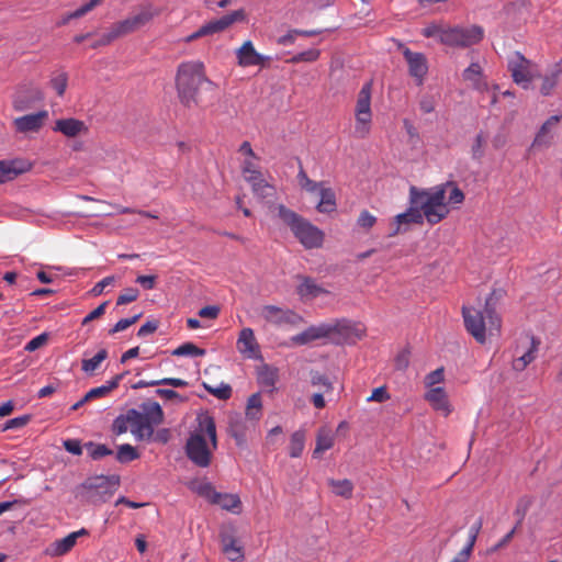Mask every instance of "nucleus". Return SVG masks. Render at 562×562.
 Masks as SVG:
<instances>
[{
	"label": "nucleus",
	"mask_w": 562,
	"mask_h": 562,
	"mask_svg": "<svg viewBox=\"0 0 562 562\" xmlns=\"http://www.w3.org/2000/svg\"><path fill=\"white\" fill-rule=\"evenodd\" d=\"M176 87L183 105L192 108L201 102L202 92H214V83L205 76L202 61H186L179 65Z\"/></svg>",
	"instance_id": "f257e3e1"
},
{
	"label": "nucleus",
	"mask_w": 562,
	"mask_h": 562,
	"mask_svg": "<svg viewBox=\"0 0 562 562\" xmlns=\"http://www.w3.org/2000/svg\"><path fill=\"white\" fill-rule=\"evenodd\" d=\"M196 422L198 426L187 441L186 452L195 465L206 468L217 448L216 426L214 418L207 413L199 414Z\"/></svg>",
	"instance_id": "f03ea898"
},
{
	"label": "nucleus",
	"mask_w": 562,
	"mask_h": 562,
	"mask_svg": "<svg viewBox=\"0 0 562 562\" xmlns=\"http://www.w3.org/2000/svg\"><path fill=\"white\" fill-rule=\"evenodd\" d=\"M447 186L440 184L427 190H418L412 187L409 190V202L415 205L430 225L441 222L449 214L446 203Z\"/></svg>",
	"instance_id": "7ed1b4c3"
},
{
	"label": "nucleus",
	"mask_w": 562,
	"mask_h": 562,
	"mask_svg": "<svg viewBox=\"0 0 562 562\" xmlns=\"http://www.w3.org/2000/svg\"><path fill=\"white\" fill-rule=\"evenodd\" d=\"M462 315L468 333L480 344L486 341L487 331L490 335L499 333L501 318L495 311L490 307L488 302H486L484 311L463 306Z\"/></svg>",
	"instance_id": "20e7f679"
},
{
	"label": "nucleus",
	"mask_w": 562,
	"mask_h": 562,
	"mask_svg": "<svg viewBox=\"0 0 562 562\" xmlns=\"http://www.w3.org/2000/svg\"><path fill=\"white\" fill-rule=\"evenodd\" d=\"M278 215L305 248L313 249L322 246L324 233L311 222L284 205H279Z\"/></svg>",
	"instance_id": "39448f33"
},
{
	"label": "nucleus",
	"mask_w": 562,
	"mask_h": 562,
	"mask_svg": "<svg viewBox=\"0 0 562 562\" xmlns=\"http://www.w3.org/2000/svg\"><path fill=\"white\" fill-rule=\"evenodd\" d=\"M132 434L137 440L150 439L154 435L155 426L164 420L161 406L154 401H146L139 405V408H131Z\"/></svg>",
	"instance_id": "423d86ee"
},
{
	"label": "nucleus",
	"mask_w": 562,
	"mask_h": 562,
	"mask_svg": "<svg viewBox=\"0 0 562 562\" xmlns=\"http://www.w3.org/2000/svg\"><path fill=\"white\" fill-rule=\"evenodd\" d=\"M372 83L367 82L358 93L355 108V128L353 136L363 139L369 136L372 126L371 110Z\"/></svg>",
	"instance_id": "0eeeda50"
},
{
	"label": "nucleus",
	"mask_w": 562,
	"mask_h": 562,
	"mask_svg": "<svg viewBox=\"0 0 562 562\" xmlns=\"http://www.w3.org/2000/svg\"><path fill=\"white\" fill-rule=\"evenodd\" d=\"M508 69L515 83L529 89L535 78L540 77L538 66L527 59L519 52H515L508 59Z\"/></svg>",
	"instance_id": "6e6552de"
},
{
	"label": "nucleus",
	"mask_w": 562,
	"mask_h": 562,
	"mask_svg": "<svg viewBox=\"0 0 562 562\" xmlns=\"http://www.w3.org/2000/svg\"><path fill=\"white\" fill-rule=\"evenodd\" d=\"M327 325L330 328L328 339L336 345L356 344L366 333L361 324L348 319L327 323Z\"/></svg>",
	"instance_id": "1a4fd4ad"
},
{
	"label": "nucleus",
	"mask_w": 562,
	"mask_h": 562,
	"mask_svg": "<svg viewBox=\"0 0 562 562\" xmlns=\"http://www.w3.org/2000/svg\"><path fill=\"white\" fill-rule=\"evenodd\" d=\"M484 31L481 26L447 27L443 33L442 44L452 47H469L482 41Z\"/></svg>",
	"instance_id": "9d476101"
},
{
	"label": "nucleus",
	"mask_w": 562,
	"mask_h": 562,
	"mask_svg": "<svg viewBox=\"0 0 562 562\" xmlns=\"http://www.w3.org/2000/svg\"><path fill=\"white\" fill-rule=\"evenodd\" d=\"M259 316L267 323L278 327H297L304 323L303 316L295 311L277 305L261 306L259 310Z\"/></svg>",
	"instance_id": "9b49d317"
},
{
	"label": "nucleus",
	"mask_w": 562,
	"mask_h": 562,
	"mask_svg": "<svg viewBox=\"0 0 562 562\" xmlns=\"http://www.w3.org/2000/svg\"><path fill=\"white\" fill-rule=\"evenodd\" d=\"M539 341L531 336H524L519 339V345L515 349L513 369L524 371L531 363L538 352Z\"/></svg>",
	"instance_id": "f8f14e48"
},
{
	"label": "nucleus",
	"mask_w": 562,
	"mask_h": 562,
	"mask_svg": "<svg viewBox=\"0 0 562 562\" xmlns=\"http://www.w3.org/2000/svg\"><path fill=\"white\" fill-rule=\"evenodd\" d=\"M403 56L408 67V74L417 86H422L428 74V60L423 53L412 52L409 48H403Z\"/></svg>",
	"instance_id": "ddd939ff"
},
{
	"label": "nucleus",
	"mask_w": 562,
	"mask_h": 562,
	"mask_svg": "<svg viewBox=\"0 0 562 562\" xmlns=\"http://www.w3.org/2000/svg\"><path fill=\"white\" fill-rule=\"evenodd\" d=\"M43 92L34 86H21L13 95V108L15 111L22 112L31 109L36 102L42 101Z\"/></svg>",
	"instance_id": "4468645a"
},
{
	"label": "nucleus",
	"mask_w": 562,
	"mask_h": 562,
	"mask_svg": "<svg viewBox=\"0 0 562 562\" xmlns=\"http://www.w3.org/2000/svg\"><path fill=\"white\" fill-rule=\"evenodd\" d=\"M423 214L417 210L415 205L411 204V207L405 212L397 214L391 223L390 237H394L401 233H405L409 229L412 224H422Z\"/></svg>",
	"instance_id": "2eb2a0df"
},
{
	"label": "nucleus",
	"mask_w": 562,
	"mask_h": 562,
	"mask_svg": "<svg viewBox=\"0 0 562 562\" xmlns=\"http://www.w3.org/2000/svg\"><path fill=\"white\" fill-rule=\"evenodd\" d=\"M329 325L322 323L318 325H312L303 331L292 336L290 338L291 346H306L317 340L329 338Z\"/></svg>",
	"instance_id": "dca6fc26"
},
{
	"label": "nucleus",
	"mask_w": 562,
	"mask_h": 562,
	"mask_svg": "<svg viewBox=\"0 0 562 562\" xmlns=\"http://www.w3.org/2000/svg\"><path fill=\"white\" fill-rule=\"evenodd\" d=\"M89 532L87 529L81 528L80 530L70 532L61 539H57L52 542L46 549L45 554L52 558L61 557L68 553L77 543L80 537L87 536Z\"/></svg>",
	"instance_id": "f3484780"
},
{
	"label": "nucleus",
	"mask_w": 562,
	"mask_h": 562,
	"mask_svg": "<svg viewBox=\"0 0 562 562\" xmlns=\"http://www.w3.org/2000/svg\"><path fill=\"white\" fill-rule=\"evenodd\" d=\"M296 279L299 281L296 285V293L303 302L313 301L323 294L329 293L311 277L297 276Z\"/></svg>",
	"instance_id": "a211bd4d"
},
{
	"label": "nucleus",
	"mask_w": 562,
	"mask_h": 562,
	"mask_svg": "<svg viewBox=\"0 0 562 562\" xmlns=\"http://www.w3.org/2000/svg\"><path fill=\"white\" fill-rule=\"evenodd\" d=\"M47 119L48 112L46 110H42L37 113L14 119L13 125L19 133H33L38 132Z\"/></svg>",
	"instance_id": "6ab92c4d"
},
{
	"label": "nucleus",
	"mask_w": 562,
	"mask_h": 562,
	"mask_svg": "<svg viewBox=\"0 0 562 562\" xmlns=\"http://www.w3.org/2000/svg\"><path fill=\"white\" fill-rule=\"evenodd\" d=\"M32 165L21 158L0 160V183L11 181L18 176L27 172Z\"/></svg>",
	"instance_id": "aec40b11"
},
{
	"label": "nucleus",
	"mask_w": 562,
	"mask_h": 562,
	"mask_svg": "<svg viewBox=\"0 0 562 562\" xmlns=\"http://www.w3.org/2000/svg\"><path fill=\"white\" fill-rule=\"evenodd\" d=\"M238 65L241 67L249 66H265L266 61L270 59L268 56L259 54L251 41H246L236 52Z\"/></svg>",
	"instance_id": "412c9836"
},
{
	"label": "nucleus",
	"mask_w": 562,
	"mask_h": 562,
	"mask_svg": "<svg viewBox=\"0 0 562 562\" xmlns=\"http://www.w3.org/2000/svg\"><path fill=\"white\" fill-rule=\"evenodd\" d=\"M424 398L436 412L440 413L442 416L447 417L451 414L452 405L450 404L448 394L443 387L436 386L435 389L427 390Z\"/></svg>",
	"instance_id": "4be33fe9"
},
{
	"label": "nucleus",
	"mask_w": 562,
	"mask_h": 562,
	"mask_svg": "<svg viewBox=\"0 0 562 562\" xmlns=\"http://www.w3.org/2000/svg\"><path fill=\"white\" fill-rule=\"evenodd\" d=\"M53 131L61 133L64 136L68 138H74L80 135H86L89 128L83 121L74 117H68L57 120L55 122Z\"/></svg>",
	"instance_id": "5701e85b"
},
{
	"label": "nucleus",
	"mask_w": 562,
	"mask_h": 562,
	"mask_svg": "<svg viewBox=\"0 0 562 562\" xmlns=\"http://www.w3.org/2000/svg\"><path fill=\"white\" fill-rule=\"evenodd\" d=\"M561 120L562 115L550 116L540 127L539 132L537 133L532 142L531 147L542 148L550 146L555 134V127Z\"/></svg>",
	"instance_id": "b1692460"
},
{
	"label": "nucleus",
	"mask_w": 562,
	"mask_h": 562,
	"mask_svg": "<svg viewBox=\"0 0 562 562\" xmlns=\"http://www.w3.org/2000/svg\"><path fill=\"white\" fill-rule=\"evenodd\" d=\"M236 346L245 358L255 359L259 355V345L251 328L240 330Z\"/></svg>",
	"instance_id": "393cba45"
},
{
	"label": "nucleus",
	"mask_w": 562,
	"mask_h": 562,
	"mask_svg": "<svg viewBox=\"0 0 562 562\" xmlns=\"http://www.w3.org/2000/svg\"><path fill=\"white\" fill-rule=\"evenodd\" d=\"M462 77L465 81H469L472 88L479 92L488 91V83L483 76V69L477 63H472L464 69Z\"/></svg>",
	"instance_id": "a878e982"
},
{
	"label": "nucleus",
	"mask_w": 562,
	"mask_h": 562,
	"mask_svg": "<svg viewBox=\"0 0 562 562\" xmlns=\"http://www.w3.org/2000/svg\"><path fill=\"white\" fill-rule=\"evenodd\" d=\"M119 485L116 476H98L89 480L85 486L88 490H95L100 494L112 496Z\"/></svg>",
	"instance_id": "bb28decb"
},
{
	"label": "nucleus",
	"mask_w": 562,
	"mask_h": 562,
	"mask_svg": "<svg viewBox=\"0 0 562 562\" xmlns=\"http://www.w3.org/2000/svg\"><path fill=\"white\" fill-rule=\"evenodd\" d=\"M562 75V60L554 64L552 68L543 76L542 83L540 87V93L542 95H550L555 86L559 82L560 76Z\"/></svg>",
	"instance_id": "cd10ccee"
},
{
	"label": "nucleus",
	"mask_w": 562,
	"mask_h": 562,
	"mask_svg": "<svg viewBox=\"0 0 562 562\" xmlns=\"http://www.w3.org/2000/svg\"><path fill=\"white\" fill-rule=\"evenodd\" d=\"M214 504L233 514H240L243 508L239 496L231 493L218 492Z\"/></svg>",
	"instance_id": "c85d7f7f"
},
{
	"label": "nucleus",
	"mask_w": 562,
	"mask_h": 562,
	"mask_svg": "<svg viewBox=\"0 0 562 562\" xmlns=\"http://www.w3.org/2000/svg\"><path fill=\"white\" fill-rule=\"evenodd\" d=\"M334 441H335L334 434L328 428L322 427L317 431L316 447L313 451V457L319 458L323 452L329 450L334 446Z\"/></svg>",
	"instance_id": "c756f323"
},
{
	"label": "nucleus",
	"mask_w": 562,
	"mask_h": 562,
	"mask_svg": "<svg viewBox=\"0 0 562 562\" xmlns=\"http://www.w3.org/2000/svg\"><path fill=\"white\" fill-rule=\"evenodd\" d=\"M247 182L250 183L254 194L259 199H266L274 195V187L268 183L263 179L262 175H259L258 177H248Z\"/></svg>",
	"instance_id": "7c9ffc66"
},
{
	"label": "nucleus",
	"mask_w": 562,
	"mask_h": 562,
	"mask_svg": "<svg viewBox=\"0 0 562 562\" xmlns=\"http://www.w3.org/2000/svg\"><path fill=\"white\" fill-rule=\"evenodd\" d=\"M319 202L316 205V210L319 213H331L336 210V194L331 188L323 187L318 191Z\"/></svg>",
	"instance_id": "2f4dec72"
},
{
	"label": "nucleus",
	"mask_w": 562,
	"mask_h": 562,
	"mask_svg": "<svg viewBox=\"0 0 562 562\" xmlns=\"http://www.w3.org/2000/svg\"><path fill=\"white\" fill-rule=\"evenodd\" d=\"M122 380V375L117 374L113 379L106 381L103 385L93 387L86 393V400H94L106 396L111 391L116 389Z\"/></svg>",
	"instance_id": "473e14b6"
},
{
	"label": "nucleus",
	"mask_w": 562,
	"mask_h": 562,
	"mask_svg": "<svg viewBox=\"0 0 562 562\" xmlns=\"http://www.w3.org/2000/svg\"><path fill=\"white\" fill-rule=\"evenodd\" d=\"M222 542L223 552L226 554L229 561L237 562L244 559L243 548L233 537H224Z\"/></svg>",
	"instance_id": "72a5a7b5"
},
{
	"label": "nucleus",
	"mask_w": 562,
	"mask_h": 562,
	"mask_svg": "<svg viewBox=\"0 0 562 562\" xmlns=\"http://www.w3.org/2000/svg\"><path fill=\"white\" fill-rule=\"evenodd\" d=\"M106 358H108V351L105 349H100L92 358L82 359L81 370L87 374H92L95 370L99 369L101 363Z\"/></svg>",
	"instance_id": "f704fd0d"
},
{
	"label": "nucleus",
	"mask_w": 562,
	"mask_h": 562,
	"mask_svg": "<svg viewBox=\"0 0 562 562\" xmlns=\"http://www.w3.org/2000/svg\"><path fill=\"white\" fill-rule=\"evenodd\" d=\"M329 486L331 487V491L335 495L341 496L345 498H350L353 492V484L351 481L344 479V480H329L328 481Z\"/></svg>",
	"instance_id": "c9c22d12"
},
{
	"label": "nucleus",
	"mask_w": 562,
	"mask_h": 562,
	"mask_svg": "<svg viewBox=\"0 0 562 562\" xmlns=\"http://www.w3.org/2000/svg\"><path fill=\"white\" fill-rule=\"evenodd\" d=\"M191 490L201 497L205 498L211 504H214L218 493L217 491H215L214 486L209 482H194L191 484Z\"/></svg>",
	"instance_id": "e433bc0d"
},
{
	"label": "nucleus",
	"mask_w": 562,
	"mask_h": 562,
	"mask_svg": "<svg viewBox=\"0 0 562 562\" xmlns=\"http://www.w3.org/2000/svg\"><path fill=\"white\" fill-rule=\"evenodd\" d=\"M305 446V434L303 430H296L292 434L289 447V454L291 458H299Z\"/></svg>",
	"instance_id": "4c0bfd02"
},
{
	"label": "nucleus",
	"mask_w": 562,
	"mask_h": 562,
	"mask_svg": "<svg viewBox=\"0 0 562 562\" xmlns=\"http://www.w3.org/2000/svg\"><path fill=\"white\" fill-rule=\"evenodd\" d=\"M278 380V371L268 366L262 367L258 372V382L265 387L274 389Z\"/></svg>",
	"instance_id": "58836bf2"
},
{
	"label": "nucleus",
	"mask_w": 562,
	"mask_h": 562,
	"mask_svg": "<svg viewBox=\"0 0 562 562\" xmlns=\"http://www.w3.org/2000/svg\"><path fill=\"white\" fill-rule=\"evenodd\" d=\"M262 402L259 393L252 394L247 401L246 416L251 420H258L261 416Z\"/></svg>",
	"instance_id": "ea45409f"
},
{
	"label": "nucleus",
	"mask_w": 562,
	"mask_h": 562,
	"mask_svg": "<svg viewBox=\"0 0 562 562\" xmlns=\"http://www.w3.org/2000/svg\"><path fill=\"white\" fill-rule=\"evenodd\" d=\"M172 355L178 357H201L205 355V350L192 342H186L176 348Z\"/></svg>",
	"instance_id": "a19ab883"
},
{
	"label": "nucleus",
	"mask_w": 562,
	"mask_h": 562,
	"mask_svg": "<svg viewBox=\"0 0 562 562\" xmlns=\"http://www.w3.org/2000/svg\"><path fill=\"white\" fill-rule=\"evenodd\" d=\"M138 458H139V454L133 446H131L128 443L119 446L117 451H116V460L119 462L128 463Z\"/></svg>",
	"instance_id": "79ce46f5"
},
{
	"label": "nucleus",
	"mask_w": 562,
	"mask_h": 562,
	"mask_svg": "<svg viewBox=\"0 0 562 562\" xmlns=\"http://www.w3.org/2000/svg\"><path fill=\"white\" fill-rule=\"evenodd\" d=\"M297 180L301 188L310 193L318 192L324 187V182L311 180L302 167L297 173Z\"/></svg>",
	"instance_id": "37998d69"
},
{
	"label": "nucleus",
	"mask_w": 562,
	"mask_h": 562,
	"mask_svg": "<svg viewBox=\"0 0 562 562\" xmlns=\"http://www.w3.org/2000/svg\"><path fill=\"white\" fill-rule=\"evenodd\" d=\"M158 12L154 10L150 7L144 8L140 10L137 14L130 16L135 29L138 30L139 27L147 24L155 15H157Z\"/></svg>",
	"instance_id": "c03bdc74"
},
{
	"label": "nucleus",
	"mask_w": 562,
	"mask_h": 562,
	"mask_svg": "<svg viewBox=\"0 0 562 562\" xmlns=\"http://www.w3.org/2000/svg\"><path fill=\"white\" fill-rule=\"evenodd\" d=\"M113 432L116 435L125 434L128 429L132 431V419L130 409L125 414L119 415L112 425Z\"/></svg>",
	"instance_id": "a18cd8bd"
},
{
	"label": "nucleus",
	"mask_w": 562,
	"mask_h": 562,
	"mask_svg": "<svg viewBox=\"0 0 562 562\" xmlns=\"http://www.w3.org/2000/svg\"><path fill=\"white\" fill-rule=\"evenodd\" d=\"M445 381V370L443 368H438L431 372H429L424 380V384L427 390L435 389L439 384Z\"/></svg>",
	"instance_id": "49530a36"
},
{
	"label": "nucleus",
	"mask_w": 562,
	"mask_h": 562,
	"mask_svg": "<svg viewBox=\"0 0 562 562\" xmlns=\"http://www.w3.org/2000/svg\"><path fill=\"white\" fill-rule=\"evenodd\" d=\"M204 389L215 397L220 400H228L232 395V387L226 383H221L217 386H211L207 384H203Z\"/></svg>",
	"instance_id": "de8ad7c7"
},
{
	"label": "nucleus",
	"mask_w": 562,
	"mask_h": 562,
	"mask_svg": "<svg viewBox=\"0 0 562 562\" xmlns=\"http://www.w3.org/2000/svg\"><path fill=\"white\" fill-rule=\"evenodd\" d=\"M228 27L227 22L224 16L210 21L209 23L202 25V33L206 35H212L215 33H220Z\"/></svg>",
	"instance_id": "09e8293b"
},
{
	"label": "nucleus",
	"mask_w": 562,
	"mask_h": 562,
	"mask_svg": "<svg viewBox=\"0 0 562 562\" xmlns=\"http://www.w3.org/2000/svg\"><path fill=\"white\" fill-rule=\"evenodd\" d=\"M321 50L316 48H311L304 52H301L296 55H294L290 63L297 64V63H313L319 58Z\"/></svg>",
	"instance_id": "8fccbe9b"
},
{
	"label": "nucleus",
	"mask_w": 562,
	"mask_h": 562,
	"mask_svg": "<svg viewBox=\"0 0 562 562\" xmlns=\"http://www.w3.org/2000/svg\"><path fill=\"white\" fill-rule=\"evenodd\" d=\"M258 159L254 158H245L241 165V171L245 180H248V177H258L261 175L259 167L257 165Z\"/></svg>",
	"instance_id": "3c124183"
},
{
	"label": "nucleus",
	"mask_w": 562,
	"mask_h": 562,
	"mask_svg": "<svg viewBox=\"0 0 562 562\" xmlns=\"http://www.w3.org/2000/svg\"><path fill=\"white\" fill-rule=\"evenodd\" d=\"M102 0H90L88 3L81 5L74 12L69 13L66 18H64L63 23H67L71 19H78L90 12L93 8H95Z\"/></svg>",
	"instance_id": "603ef678"
},
{
	"label": "nucleus",
	"mask_w": 562,
	"mask_h": 562,
	"mask_svg": "<svg viewBox=\"0 0 562 562\" xmlns=\"http://www.w3.org/2000/svg\"><path fill=\"white\" fill-rule=\"evenodd\" d=\"M86 447L93 460H99L105 456L112 454V450L105 445L89 442Z\"/></svg>",
	"instance_id": "864d4df0"
},
{
	"label": "nucleus",
	"mask_w": 562,
	"mask_h": 562,
	"mask_svg": "<svg viewBox=\"0 0 562 562\" xmlns=\"http://www.w3.org/2000/svg\"><path fill=\"white\" fill-rule=\"evenodd\" d=\"M113 29V36L121 37L123 35H126L128 33H132L136 31L131 18H127L123 21H120L112 25Z\"/></svg>",
	"instance_id": "5fc2aeb1"
},
{
	"label": "nucleus",
	"mask_w": 562,
	"mask_h": 562,
	"mask_svg": "<svg viewBox=\"0 0 562 562\" xmlns=\"http://www.w3.org/2000/svg\"><path fill=\"white\" fill-rule=\"evenodd\" d=\"M311 383L313 386H319L324 389L325 393L333 391V382L324 374L319 372H313L311 375Z\"/></svg>",
	"instance_id": "6e6d98bb"
},
{
	"label": "nucleus",
	"mask_w": 562,
	"mask_h": 562,
	"mask_svg": "<svg viewBox=\"0 0 562 562\" xmlns=\"http://www.w3.org/2000/svg\"><path fill=\"white\" fill-rule=\"evenodd\" d=\"M67 75L65 72H58L50 79L52 88L57 92L58 95H63L67 88Z\"/></svg>",
	"instance_id": "4d7b16f0"
},
{
	"label": "nucleus",
	"mask_w": 562,
	"mask_h": 562,
	"mask_svg": "<svg viewBox=\"0 0 562 562\" xmlns=\"http://www.w3.org/2000/svg\"><path fill=\"white\" fill-rule=\"evenodd\" d=\"M445 32H447V27H443L442 25L439 24H430L426 26L422 33L425 37H434L437 38L440 43H442Z\"/></svg>",
	"instance_id": "13d9d810"
},
{
	"label": "nucleus",
	"mask_w": 562,
	"mask_h": 562,
	"mask_svg": "<svg viewBox=\"0 0 562 562\" xmlns=\"http://www.w3.org/2000/svg\"><path fill=\"white\" fill-rule=\"evenodd\" d=\"M476 539H477V535H473V533L469 532V539H468L465 547L456 557L463 562H468V560L470 559V557L472 554Z\"/></svg>",
	"instance_id": "bf43d9fd"
},
{
	"label": "nucleus",
	"mask_w": 562,
	"mask_h": 562,
	"mask_svg": "<svg viewBox=\"0 0 562 562\" xmlns=\"http://www.w3.org/2000/svg\"><path fill=\"white\" fill-rule=\"evenodd\" d=\"M30 415H22L19 417L11 418L4 423L2 431L22 428L30 422Z\"/></svg>",
	"instance_id": "052dcab7"
},
{
	"label": "nucleus",
	"mask_w": 562,
	"mask_h": 562,
	"mask_svg": "<svg viewBox=\"0 0 562 562\" xmlns=\"http://www.w3.org/2000/svg\"><path fill=\"white\" fill-rule=\"evenodd\" d=\"M138 295H139V292L137 289L127 288L124 290V292L122 294L119 295L116 304L124 305V304L132 303L137 300Z\"/></svg>",
	"instance_id": "680f3d73"
},
{
	"label": "nucleus",
	"mask_w": 562,
	"mask_h": 562,
	"mask_svg": "<svg viewBox=\"0 0 562 562\" xmlns=\"http://www.w3.org/2000/svg\"><path fill=\"white\" fill-rule=\"evenodd\" d=\"M484 144H485V137L482 133H479L473 142L472 145V157L476 160H480L484 156Z\"/></svg>",
	"instance_id": "e2e57ef3"
},
{
	"label": "nucleus",
	"mask_w": 562,
	"mask_h": 562,
	"mask_svg": "<svg viewBox=\"0 0 562 562\" xmlns=\"http://www.w3.org/2000/svg\"><path fill=\"white\" fill-rule=\"evenodd\" d=\"M375 223L376 217L367 210H363L357 220V224L364 229L372 228L375 225Z\"/></svg>",
	"instance_id": "0e129e2a"
},
{
	"label": "nucleus",
	"mask_w": 562,
	"mask_h": 562,
	"mask_svg": "<svg viewBox=\"0 0 562 562\" xmlns=\"http://www.w3.org/2000/svg\"><path fill=\"white\" fill-rule=\"evenodd\" d=\"M139 317H140V314H137V315H135L133 317H130V318H122V319H120L112 327V329L110 330V334H116V333L125 330L126 328L132 326L134 323H136Z\"/></svg>",
	"instance_id": "69168bd1"
},
{
	"label": "nucleus",
	"mask_w": 562,
	"mask_h": 562,
	"mask_svg": "<svg viewBox=\"0 0 562 562\" xmlns=\"http://www.w3.org/2000/svg\"><path fill=\"white\" fill-rule=\"evenodd\" d=\"M47 341V334H41L34 338H32L27 344L25 345L24 349L29 352H33L45 345Z\"/></svg>",
	"instance_id": "338daca9"
},
{
	"label": "nucleus",
	"mask_w": 562,
	"mask_h": 562,
	"mask_svg": "<svg viewBox=\"0 0 562 562\" xmlns=\"http://www.w3.org/2000/svg\"><path fill=\"white\" fill-rule=\"evenodd\" d=\"M436 108V100L432 95H424L419 101V109L424 113H431Z\"/></svg>",
	"instance_id": "774afa93"
}]
</instances>
